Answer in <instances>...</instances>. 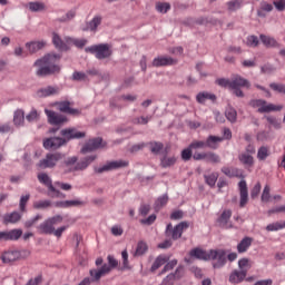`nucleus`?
Here are the masks:
<instances>
[{
    "label": "nucleus",
    "instance_id": "nucleus-1",
    "mask_svg": "<svg viewBox=\"0 0 285 285\" xmlns=\"http://www.w3.org/2000/svg\"><path fill=\"white\" fill-rule=\"evenodd\" d=\"M60 135L63 137H51L43 140V148L46 150H59L61 146H66L70 139H82L86 137V132L79 131L75 128L62 129Z\"/></svg>",
    "mask_w": 285,
    "mask_h": 285
},
{
    "label": "nucleus",
    "instance_id": "nucleus-2",
    "mask_svg": "<svg viewBox=\"0 0 285 285\" xmlns=\"http://www.w3.org/2000/svg\"><path fill=\"white\" fill-rule=\"evenodd\" d=\"M61 59L59 53H49L35 62L36 68H38L36 75L38 77H48V75H57L61 72V67L57 63Z\"/></svg>",
    "mask_w": 285,
    "mask_h": 285
},
{
    "label": "nucleus",
    "instance_id": "nucleus-3",
    "mask_svg": "<svg viewBox=\"0 0 285 285\" xmlns=\"http://www.w3.org/2000/svg\"><path fill=\"white\" fill-rule=\"evenodd\" d=\"M95 159H97V155L87 156L80 161L77 156H72L68 157L63 164L66 168H68V173H77L79 170H86V168H88V166H90Z\"/></svg>",
    "mask_w": 285,
    "mask_h": 285
},
{
    "label": "nucleus",
    "instance_id": "nucleus-4",
    "mask_svg": "<svg viewBox=\"0 0 285 285\" xmlns=\"http://www.w3.org/2000/svg\"><path fill=\"white\" fill-rule=\"evenodd\" d=\"M108 264H104L99 269H90L89 275L94 282H99L105 275L119 266V262L112 255L107 256Z\"/></svg>",
    "mask_w": 285,
    "mask_h": 285
},
{
    "label": "nucleus",
    "instance_id": "nucleus-5",
    "mask_svg": "<svg viewBox=\"0 0 285 285\" xmlns=\"http://www.w3.org/2000/svg\"><path fill=\"white\" fill-rule=\"evenodd\" d=\"M242 88H246L247 90H250V81H248V79H246L239 75L233 76L230 78V90H232L233 95H235V97H239L240 99H243V97H245Z\"/></svg>",
    "mask_w": 285,
    "mask_h": 285
},
{
    "label": "nucleus",
    "instance_id": "nucleus-6",
    "mask_svg": "<svg viewBox=\"0 0 285 285\" xmlns=\"http://www.w3.org/2000/svg\"><path fill=\"white\" fill-rule=\"evenodd\" d=\"M190 227V223L188 222H180L178 225L173 227V223L167 224L165 229V237H169V239H173L174 242H177V239H181V235H184V232L187 230V228Z\"/></svg>",
    "mask_w": 285,
    "mask_h": 285
},
{
    "label": "nucleus",
    "instance_id": "nucleus-7",
    "mask_svg": "<svg viewBox=\"0 0 285 285\" xmlns=\"http://www.w3.org/2000/svg\"><path fill=\"white\" fill-rule=\"evenodd\" d=\"M28 255H30V252L26 249H8L1 254L0 259L2 264H14V262L26 259Z\"/></svg>",
    "mask_w": 285,
    "mask_h": 285
},
{
    "label": "nucleus",
    "instance_id": "nucleus-8",
    "mask_svg": "<svg viewBox=\"0 0 285 285\" xmlns=\"http://www.w3.org/2000/svg\"><path fill=\"white\" fill-rule=\"evenodd\" d=\"M249 106L252 108H257V111L261 112V114H264V112H279L281 110L284 109L283 105L268 104L264 99H252L249 101Z\"/></svg>",
    "mask_w": 285,
    "mask_h": 285
},
{
    "label": "nucleus",
    "instance_id": "nucleus-9",
    "mask_svg": "<svg viewBox=\"0 0 285 285\" xmlns=\"http://www.w3.org/2000/svg\"><path fill=\"white\" fill-rule=\"evenodd\" d=\"M85 50L86 52L95 55L96 59L99 60L112 57V49H110V45L108 43L94 45L91 47H87Z\"/></svg>",
    "mask_w": 285,
    "mask_h": 285
},
{
    "label": "nucleus",
    "instance_id": "nucleus-10",
    "mask_svg": "<svg viewBox=\"0 0 285 285\" xmlns=\"http://www.w3.org/2000/svg\"><path fill=\"white\" fill-rule=\"evenodd\" d=\"M63 157H66V155L56 151V153H48L46 155L45 158H42L39 163H38V168H41L42 170H46V168H55V166H57V164H59V161H61V159H63Z\"/></svg>",
    "mask_w": 285,
    "mask_h": 285
},
{
    "label": "nucleus",
    "instance_id": "nucleus-11",
    "mask_svg": "<svg viewBox=\"0 0 285 285\" xmlns=\"http://www.w3.org/2000/svg\"><path fill=\"white\" fill-rule=\"evenodd\" d=\"M209 261L213 262V268H224L226 266L227 257L224 249H210Z\"/></svg>",
    "mask_w": 285,
    "mask_h": 285
},
{
    "label": "nucleus",
    "instance_id": "nucleus-12",
    "mask_svg": "<svg viewBox=\"0 0 285 285\" xmlns=\"http://www.w3.org/2000/svg\"><path fill=\"white\" fill-rule=\"evenodd\" d=\"M128 166H129L128 160H114V161H109L105 166L96 169V173L101 175V173H108L110 170H117L119 168H128Z\"/></svg>",
    "mask_w": 285,
    "mask_h": 285
},
{
    "label": "nucleus",
    "instance_id": "nucleus-13",
    "mask_svg": "<svg viewBox=\"0 0 285 285\" xmlns=\"http://www.w3.org/2000/svg\"><path fill=\"white\" fill-rule=\"evenodd\" d=\"M151 66H154V68H163L166 66H177V59L170 56H158L154 58Z\"/></svg>",
    "mask_w": 285,
    "mask_h": 285
},
{
    "label": "nucleus",
    "instance_id": "nucleus-14",
    "mask_svg": "<svg viewBox=\"0 0 285 285\" xmlns=\"http://www.w3.org/2000/svg\"><path fill=\"white\" fill-rule=\"evenodd\" d=\"M233 217V210L224 209L220 216L217 218V224L220 228H233V223H230V218Z\"/></svg>",
    "mask_w": 285,
    "mask_h": 285
},
{
    "label": "nucleus",
    "instance_id": "nucleus-15",
    "mask_svg": "<svg viewBox=\"0 0 285 285\" xmlns=\"http://www.w3.org/2000/svg\"><path fill=\"white\" fill-rule=\"evenodd\" d=\"M45 112L51 126H61V124H66V121H68V118H66V116L61 114H57L50 109H46Z\"/></svg>",
    "mask_w": 285,
    "mask_h": 285
},
{
    "label": "nucleus",
    "instance_id": "nucleus-16",
    "mask_svg": "<svg viewBox=\"0 0 285 285\" xmlns=\"http://www.w3.org/2000/svg\"><path fill=\"white\" fill-rule=\"evenodd\" d=\"M106 145L104 144V139L94 138L89 140L81 149V153L86 155V153H94V150H99V148H104Z\"/></svg>",
    "mask_w": 285,
    "mask_h": 285
},
{
    "label": "nucleus",
    "instance_id": "nucleus-17",
    "mask_svg": "<svg viewBox=\"0 0 285 285\" xmlns=\"http://www.w3.org/2000/svg\"><path fill=\"white\" fill-rule=\"evenodd\" d=\"M239 188V207L244 208L246 204H248V185L246 184V180H240L238 183Z\"/></svg>",
    "mask_w": 285,
    "mask_h": 285
},
{
    "label": "nucleus",
    "instance_id": "nucleus-18",
    "mask_svg": "<svg viewBox=\"0 0 285 285\" xmlns=\"http://www.w3.org/2000/svg\"><path fill=\"white\" fill-rule=\"evenodd\" d=\"M59 92H61V89L59 87L47 86L37 90V97H40V98L52 97L55 95H59Z\"/></svg>",
    "mask_w": 285,
    "mask_h": 285
},
{
    "label": "nucleus",
    "instance_id": "nucleus-19",
    "mask_svg": "<svg viewBox=\"0 0 285 285\" xmlns=\"http://www.w3.org/2000/svg\"><path fill=\"white\" fill-rule=\"evenodd\" d=\"M38 180L40 181V184L47 186L49 193H57V195H59V189L55 188V186L52 185V179L50 178V176H48V174H38Z\"/></svg>",
    "mask_w": 285,
    "mask_h": 285
},
{
    "label": "nucleus",
    "instance_id": "nucleus-20",
    "mask_svg": "<svg viewBox=\"0 0 285 285\" xmlns=\"http://www.w3.org/2000/svg\"><path fill=\"white\" fill-rule=\"evenodd\" d=\"M181 275H184V266H178L175 271V274L171 273V274L167 275L163 279L161 284L163 285H173V284H175V279H179V277H181Z\"/></svg>",
    "mask_w": 285,
    "mask_h": 285
},
{
    "label": "nucleus",
    "instance_id": "nucleus-21",
    "mask_svg": "<svg viewBox=\"0 0 285 285\" xmlns=\"http://www.w3.org/2000/svg\"><path fill=\"white\" fill-rule=\"evenodd\" d=\"M190 257L195 259H203V262H210V250L206 252L199 247H196L189 252Z\"/></svg>",
    "mask_w": 285,
    "mask_h": 285
},
{
    "label": "nucleus",
    "instance_id": "nucleus-22",
    "mask_svg": "<svg viewBox=\"0 0 285 285\" xmlns=\"http://www.w3.org/2000/svg\"><path fill=\"white\" fill-rule=\"evenodd\" d=\"M259 39L265 48H279V42L274 37L262 33Z\"/></svg>",
    "mask_w": 285,
    "mask_h": 285
},
{
    "label": "nucleus",
    "instance_id": "nucleus-23",
    "mask_svg": "<svg viewBox=\"0 0 285 285\" xmlns=\"http://www.w3.org/2000/svg\"><path fill=\"white\" fill-rule=\"evenodd\" d=\"M101 16L94 17L92 20L87 22L86 27L82 28L83 32H88V30H90V32H97V28L101 26Z\"/></svg>",
    "mask_w": 285,
    "mask_h": 285
},
{
    "label": "nucleus",
    "instance_id": "nucleus-24",
    "mask_svg": "<svg viewBox=\"0 0 285 285\" xmlns=\"http://www.w3.org/2000/svg\"><path fill=\"white\" fill-rule=\"evenodd\" d=\"M170 261V256L168 255H159L154 264L151 265V273H155V271H159V268H161V266H164V264H167Z\"/></svg>",
    "mask_w": 285,
    "mask_h": 285
},
{
    "label": "nucleus",
    "instance_id": "nucleus-25",
    "mask_svg": "<svg viewBox=\"0 0 285 285\" xmlns=\"http://www.w3.org/2000/svg\"><path fill=\"white\" fill-rule=\"evenodd\" d=\"M21 222V214L19 212H12L10 214H4L3 224L8 226V224H17Z\"/></svg>",
    "mask_w": 285,
    "mask_h": 285
},
{
    "label": "nucleus",
    "instance_id": "nucleus-26",
    "mask_svg": "<svg viewBox=\"0 0 285 285\" xmlns=\"http://www.w3.org/2000/svg\"><path fill=\"white\" fill-rule=\"evenodd\" d=\"M224 141L223 137L219 136H208L206 139L205 144L207 148H210L212 150H217L218 145Z\"/></svg>",
    "mask_w": 285,
    "mask_h": 285
},
{
    "label": "nucleus",
    "instance_id": "nucleus-27",
    "mask_svg": "<svg viewBox=\"0 0 285 285\" xmlns=\"http://www.w3.org/2000/svg\"><path fill=\"white\" fill-rule=\"evenodd\" d=\"M246 279V271H234L229 276L230 284H239Z\"/></svg>",
    "mask_w": 285,
    "mask_h": 285
},
{
    "label": "nucleus",
    "instance_id": "nucleus-28",
    "mask_svg": "<svg viewBox=\"0 0 285 285\" xmlns=\"http://www.w3.org/2000/svg\"><path fill=\"white\" fill-rule=\"evenodd\" d=\"M196 100L198 104H206V101H216L217 100V96H215V94H210L208 91H203L199 92L196 96Z\"/></svg>",
    "mask_w": 285,
    "mask_h": 285
},
{
    "label": "nucleus",
    "instance_id": "nucleus-29",
    "mask_svg": "<svg viewBox=\"0 0 285 285\" xmlns=\"http://www.w3.org/2000/svg\"><path fill=\"white\" fill-rule=\"evenodd\" d=\"M26 121V112L23 111V109H17L13 112V124L17 127L23 126Z\"/></svg>",
    "mask_w": 285,
    "mask_h": 285
},
{
    "label": "nucleus",
    "instance_id": "nucleus-30",
    "mask_svg": "<svg viewBox=\"0 0 285 285\" xmlns=\"http://www.w3.org/2000/svg\"><path fill=\"white\" fill-rule=\"evenodd\" d=\"M38 228L43 235H52L55 233V227L52 223L48 219L41 223Z\"/></svg>",
    "mask_w": 285,
    "mask_h": 285
},
{
    "label": "nucleus",
    "instance_id": "nucleus-31",
    "mask_svg": "<svg viewBox=\"0 0 285 285\" xmlns=\"http://www.w3.org/2000/svg\"><path fill=\"white\" fill-rule=\"evenodd\" d=\"M253 245V238L250 237H245L243 238L238 245H237V252L238 253H246V250H248V248H250V246Z\"/></svg>",
    "mask_w": 285,
    "mask_h": 285
},
{
    "label": "nucleus",
    "instance_id": "nucleus-32",
    "mask_svg": "<svg viewBox=\"0 0 285 285\" xmlns=\"http://www.w3.org/2000/svg\"><path fill=\"white\" fill-rule=\"evenodd\" d=\"M52 43L58 50H69L68 42H63L57 33H52Z\"/></svg>",
    "mask_w": 285,
    "mask_h": 285
},
{
    "label": "nucleus",
    "instance_id": "nucleus-33",
    "mask_svg": "<svg viewBox=\"0 0 285 285\" xmlns=\"http://www.w3.org/2000/svg\"><path fill=\"white\" fill-rule=\"evenodd\" d=\"M60 112H67V115H79V110L70 108V101H62L58 104Z\"/></svg>",
    "mask_w": 285,
    "mask_h": 285
},
{
    "label": "nucleus",
    "instance_id": "nucleus-34",
    "mask_svg": "<svg viewBox=\"0 0 285 285\" xmlns=\"http://www.w3.org/2000/svg\"><path fill=\"white\" fill-rule=\"evenodd\" d=\"M177 164V157L175 156H164L160 159V166L161 168H170Z\"/></svg>",
    "mask_w": 285,
    "mask_h": 285
},
{
    "label": "nucleus",
    "instance_id": "nucleus-35",
    "mask_svg": "<svg viewBox=\"0 0 285 285\" xmlns=\"http://www.w3.org/2000/svg\"><path fill=\"white\" fill-rule=\"evenodd\" d=\"M68 46H76V48H83L88 43L87 39H77V38H65Z\"/></svg>",
    "mask_w": 285,
    "mask_h": 285
},
{
    "label": "nucleus",
    "instance_id": "nucleus-36",
    "mask_svg": "<svg viewBox=\"0 0 285 285\" xmlns=\"http://www.w3.org/2000/svg\"><path fill=\"white\" fill-rule=\"evenodd\" d=\"M27 48L31 55H35V52H39L43 46H46V42L43 41H36V42H27Z\"/></svg>",
    "mask_w": 285,
    "mask_h": 285
},
{
    "label": "nucleus",
    "instance_id": "nucleus-37",
    "mask_svg": "<svg viewBox=\"0 0 285 285\" xmlns=\"http://www.w3.org/2000/svg\"><path fill=\"white\" fill-rule=\"evenodd\" d=\"M33 208L36 210H46L47 208H52V202L48 199L37 200L33 203Z\"/></svg>",
    "mask_w": 285,
    "mask_h": 285
},
{
    "label": "nucleus",
    "instance_id": "nucleus-38",
    "mask_svg": "<svg viewBox=\"0 0 285 285\" xmlns=\"http://www.w3.org/2000/svg\"><path fill=\"white\" fill-rule=\"evenodd\" d=\"M21 235H23V230H21V229L7 230L8 242L19 240L21 238Z\"/></svg>",
    "mask_w": 285,
    "mask_h": 285
},
{
    "label": "nucleus",
    "instance_id": "nucleus-39",
    "mask_svg": "<svg viewBox=\"0 0 285 285\" xmlns=\"http://www.w3.org/2000/svg\"><path fill=\"white\" fill-rule=\"evenodd\" d=\"M205 181L207 186H210V188H215V185L217 184V179H219L218 173H212L209 175H205Z\"/></svg>",
    "mask_w": 285,
    "mask_h": 285
},
{
    "label": "nucleus",
    "instance_id": "nucleus-40",
    "mask_svg": "<svg viewBox=\"0 0 285 285\" xmlns=\"http://www.w3.org/2000/svg\"><path fill=\"white\" fill-rule=\"evenodd\" d=\"M28 202H30V194L22 195L19 200V210L20 213H27L26 206H28Z\"/></svg>",
    "mask_w": 285,
    "mask_h": 285
},
{
    "label": "nucleus",
    "instance_id": "nucleus-41",
    "mask_svg": "<svg viewBox=\"0 0 285 285\" xmlns=\"http://www.w3.org/2000/svg\"><path fill=\"white\" fill-rule=\"evenodd\" d=\"M285 228V220L272 223L266 226V230L273 233L275 230H283Z\"/></svg>",
    "mask_w": 285,
    "mask_h": 285
},
{
    "label": "nucleus",
    "instance_id": "nucleus-42",
    "mask_svg": "<svg viewBox=\"0 0 285 285\" xmlns=\"http://www.w3.org/2000/svg\"><path fill=\"white\" fill-rule=\"evenodd\" d=\"M226 119L230 121V124H235L237 121V110L235 108H227L225 111Z\"/></svg>",
    "mask_w": 285,
    "mask_h": 285
},
{
    "label": "nucleus",
    "instance_id": "nucleus-43",
    "mask_svg": "<svg viewBox=\"0 0 285 285\" xmlns=\"http://www.w3.org/2000/svg\"><path fill=\"white\" fill-rule=\"evenodd\" d=\"M148 250V245L144 242H139L136 247L135 255L136 257H141V255H145Z\"/></svg>",
    "mask_w": 285,
    "mask_h": 285
},
{
    "label": "nucleus",
    "instance_id": "nucleus-44",
    "mask_svg": "<svg viewBox=\"0 0 285 285\" xmlns=\"http://www.w3.org/2000/svg\"><path fill=\"white\" fill-rule=\"evenodd\" d=\"M242 8V1L239 0H232L227 2V10L229 12H237Z\"/></svg>",
    "mask_w": 285,
    "mask_h": 285
},
{
    "label": "nucleus",
    "instance_id": "nucleus-45",
    "mask_svg": "<svg viewBox=\"0 0 285 285\" xmlns=\"http://www.w3.org/2000/svg\"><path fill=\"white\" fill-rule=\"evenodd\" d=\"M269 155H271V151H269L268 147L262 146L258 149L257 159H259V161H264Z\"/></svg>",
    "mask_w": 285,
    "mask_h": 285
},
{
    "label": "nucleus",
    "instance_id": "nucleus-46",
    "mask_svg": "<svg viewBox=\"0 0 285 285\" xmlns=\"http://www.w3.org/2000/svg\"><path fill=\"white\" fill-rule=\"evenodd\" d=\"M205 161H208L209 164H219L220 158H219V155H217L213 151H207Z\"/></svg>",
    "mask_w": 285,
    "mask_h": 285
},
{
    "label": "nucleus",
    "instance_id": "nucleus-47",
    "mask_svg": "<svg viewBox=\"0 0 285 285\" xmlns=\"http://www.w3.org/2000/svg\"><path fill=\"white\" fill-rule=\"evenodd\" d=\"M40 117L41 114H39L37 109H31V111L26 116V119L29 124H32V121H39Z\"/></svg>",
    "mask_w": 285,
    "mask_h": 285
},
{
    "label": "nucleus",
    "instance_id": "nucleus-48",
    "mask_svg": "<svg viewBox=\"0 0 285 285\" xmlns=\"http://www.w3.org/2000/svg\"><path fill=\"white\" fill-rule=\"evenodd\" d=\"M29 10L31 12H41V10H46V4L43 2H30Z\"/></svg>",
    "mask_w": 285,
    "mask_h": 285
},
{
    "label": "nucleus",
    "instance_id": "nucleus-49",
    "mask_svg": "<svg viewBox=\"0 0 285 285\" xmlns=\"http://www.w3.org/2000/svg\"><path fill=\"white\" fill-rule=\"evenodd\" d=\"M81 206H86V202L79 198L73 200H67V208H81Z\"/></svg>",
    "mask_w": 285,
    "mask_h": 285
},
{
    "label": "nucleus",
    "instance_id": "nucleus-50",
    "mask_svg": "<svg viewBox=\"0 0 285 285\" xmlns=\"http://www.w3.org/2000/svg\"><path fill=\"white\" fill-rule=\"evenodd\" d=\"M156 10L157 12H160L161 14H166L168 10H170V3L168 2H157L156 3Z\"/></svg>",
    "mask_w": 285,
    "mask_h": 285
},
{
    "label": "nucleus",
    "instance_id": "nucleus-51",
    "mask_svg": "<svg viewBox=\"0 0 285 285\" xmlns=\"http://www.w3.org/2000/svg\"><path fill=\"white\" fill-rule=\"evenodd\" d=\"M238 267L240 271H245V275L250 268V261L248 258H242L238 261Z\"/></svg>",
    "mask_w": 285,
    "mask_h": 285
},
{
    "label": "nucleus",
    "instance_id": "nucleus-52",
    "mask_svg": "<svg viewBox=\"0 0 285 285\" xmlns=\"http://www.w3.org/2000/svg\"><path fill=\"white\" fill-rule=\"evenodd\" d=\"M168 204V194H165L160 197L155 203L156 208L159 210V208H164Z\"/></svg>",
    "mask_w": 285,
    "mask_h": 285
},
{
    "label": "nucleus",
    "instance_id": "nucleus-53",
    "mask_svg": "<svg viewBox=\"0 0 285 285\" xmlns=\"http://www.w3.org/2000/svg\"><path fill=\"white\" fill-rule=\"evenodd\" d=\"M269 88L272 90H274V92H279L281 95H285V85L284 83L272 82L269 85Z\"/></svg>",
    "mask_w": 285,
    "mask_h": 285
},
{
    "label": "nucleus",
    "instance_id": "nucleus-54",
    "mask_svg": "<svg viewBox=\"0 0 285 285\" xmlns=\"http://www.w3.org/2000/svg\"><path fill=\"white\" fill-rule=\"evenodd\" d=\"M262 202L268 204L271 202V186L266 185L263 189V194L261 196Z\"/></svg>",
    "mask_w": 285,
    "mask_h": 285
},
{
    "label": "nucleus",
    "instance_id": "nucleus-55",
    "mask_svg": "<svg viewBox=\"0 0 285 285\" xmlns=\"http://www.w3.org/2000/svg\"><path fill=\"white\" fill-rule=\"evenodd\" d=\"M189 148H190L191 150H199V149L207 148V147H206V141H204V140H194V141L189 145Z\"/></svg>",
    "mask_w": 285,
    "mask_h": 285
},
{
    "label": "nucleus",
    "instance_id": "nucleus-56",
    "mask_svg": "<svg viewBox=\"0 0 285 285\" xmlns=\"http://www.w3.org/2000/svg\"><path fill=\"white\" fill-rule=\"evenodd\" d=\"M246 45L249 48H257L259 46V38L257 36H248Z\"/></svg>",
    "mask_w": 285,
    "mask_h": 285
},
{
    "label": "nucleus",
    "instance_id": "nucleus-57",
    "mask_svg": "<svg viewBox=\"0 0 285 285\" xmlns=\"http://www.w3.org/2000/svg\"><path fill=\"white\" fill-rule=\"evenodd\" d=\"M150 150L154 155H159L164 150V144L161 142H150Z\"/></svg>",
    "mask_w": 285,
    "mask_h": 285
},
{
    "label": "nucleus",
    "instance_id": "nucleus-58",
    "mask_svg": "<svg viewBox=\"0 0 285 285\" xmlns=\"http://www.w3.org/2000/svg\"><path fill=\"white\" fill-rule=\"evenodd\" d=\"M238 159L239 161H242V164H245L246 166H253V156H250L249 154H242Z\"/></svg>",
    "mask_w": 285,
    "mask_h": 285
},
{
    "label": "nucleus",
    "instance_id": "nucleus-59",
    "mask_svg": "<svg viewBox=\"0 0 285 285\" xmlns=\"http://www.w3.org/2000/svg\"><path fill=\"white\" fill-rule=\"evenodd\" d=\"M157 222V215L151 214L150 216H148L147 218H142L140 219V224L142 226H153V223Z\"/></svg>",
    "mask_w": 285,
    "mask_h": 285
},
{
    "label": "nucleus",
    "instance_id": "nucleus-60",
    "mask_svg": "<svg viewBox=\"0 0 285 285\" xmlns=\"http://www.w3.org/2000/svg\"><path fill=\"white\" fill-rule=\"evenodd\" d=\"M177 263H178L177 259H173V261L168 262L161 269L160 275L168 273V271H173V268H175V266H177Z\"/></svg>",
    "mask_w": 285,
    "mask_h": 285
},
{
    "label": "nucleus",
    "instance_id": "nucleus-61",
    "mask_svg": "<svg viewBox=\"0 0 285 285\" xmlns=\"http://www.w3.org/2000/svg\"><path fill=\"white\" fill-rule=\"evenodd\" d=\"M181 159L183 161H190L193 159V149L190 146L181 151Z\"/></svg>",
    "mask_w": 285,
    "mask_h": 285
},
{
    "label": "nucleus",
    "instance_id": "nucleus-62",
    "mask_svg": "<svg viewBox=\"0 0 285 285\" xmlns=\"http://www.w3.org/2000/svg\"><path fill=\"white\" fill-rule=\"evenodd\" d=\"M40 219H43V216L40 214L36 215L33 218L24 223L26 228H32V226H35V224H37Z\"/></svg>",
    "mask_w": 285,
    "mask_h": 285
},
{
    "label": "nucleus",
    "instance_id": "nucleus-63",
    "mask_svg": "<svg viewBox=\"0 0 285 285\" xmlns=\"http://www.w3.org/2000/svg\"><path fill=\"white\" fill-rule=\"evenodd\" d=\"M86 79H88V76L85 72L75 71L72 73V80L73 81H86Z\"/></svg>",
    "mask_w": 285,
    "mask_h": 285
},
{
    "label": "nucleus",
    "instance_id": "nucleus-64",
    "mask_svg": "<svg viewBox=\"0 0 285 285\" xmlns=\"http://www.w3.org/2000/svg\"><path fill=\"white\" fill-rule=\"evenodd\" d=\"M43 282V277L41 275L36 276L35 278H30L26 285H39Z\"/></svg>",
    "mask_w": 285,
    "mask_h": 285
}]
</instances>
